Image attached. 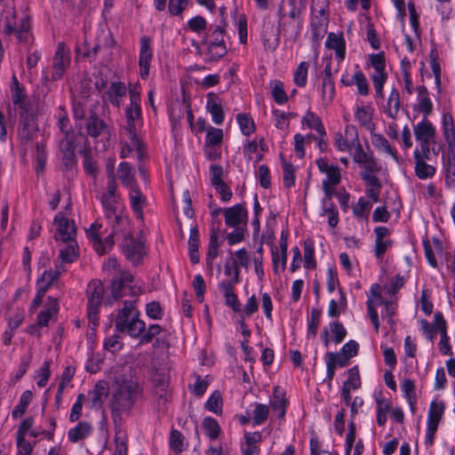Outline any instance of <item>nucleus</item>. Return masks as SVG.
<instances>
[{"label":"nucleus","mask_w":455,"mask_h":455,"mask_svg":"<svg viewBox=\"0 0 455 455\" xmlns=\"http://www.w3.org/2000/svg\"><path fill=\"white\" fill-rule=\"evenodd\" d=\"M220 246V240L218 231L212 230L210 235L207 253H206V264L212 266L214 259L219 255V249Z\"/></svg>","instance_id":"6e6d98bb"},{"label":"nucleus","mask_w":455,"mask_h":455,"mask_svg":"<svg viewBox=\"0 0 455 455\" xmlns=\"http://www.w3.org/2000/svg\"><path fill=\"white\" fill-rule=\"evenodd\" d=\"M324 48L333 52L334 60L339 66L347 55V42L342 32H330L324 42Z\"/></svg>","instance_id":"412c9836"},{"label":"nucleus","mask_w":455,"mask_h":455,"mask_svg":"<svg viewBox=\"0 0 455 455\" xmlns=\"http://www.w3.org/2000/svg\"><path fill=\"white\" fill-rule=\"evenodd\" d=\"M152 59V39L148 36H143L140 39L139 68L140 77L144 80L149 76Z\"/></svg>","instance_id":"5701e85b"},{"label":"nucleus","mask_w":455,"mask_h":455,"mask_svg":"<svg viewBox=\"0 0 455 455\" xmlns=\"http://www.w3.org/2000/svg\"><path fill=\"white\" fill-rule=\"evenodd\" d=\"M55 239L58 241H72L76 237V228L75 221L60 212L54 217Z\"/></svg>","instance_id":"aec40b11"},{"label":"nucleus","mask_w":455,"mask_h":455,"mask_svg":"<svg viewBox=\"0 0 455 455\" xmlns=\"http://www.w3.org/2000/svg\"><path fill=\"white\" fill-rule=\"evenodd\" d=\"M100 229L101 225L98 222L92 223L89 228L86 229L87 237L99 254H104L112 249L115 243L114 237H116V239L121 237L123 239L121 244L123 252L133 265L139 264L146 255L144 240L142 237L134 238L132 236L129 220L127 228L124 230L116 231L111 228V233L104 240L100 237Z\"/></svg>","instance_id":"f257e3e1"},{"label":"nucleus","mask_w":455,"mask_h":455,"mask_svg":"<svg viewBox=\"0 0 455 455\" xmlns=\"http://www.w3.org/2000/svg\"><path fill=\"white\" fill-rule=\"evenodd\" d=\"M71 62L69 50L64 43H59L53 57L52 77L53 80L60 79Z\"/></svg>","instance_id":"bb28decb"},{"label":"nucleus","mask_w":455,"mask_h":455,"mask_svg":"<svg viewBox=\"0 0 455 455\" xmlns=\"http://www.w3.org/2000/svg\"><path fill=\"white\" fill-rule=\"evenodd\" d=\"M102 268L108 275L112 276L111 295L114 301L126 294V288L129 287L132 289L131 283L133 281L132 275L121 269L116 258H108Z\"/></svg>","instance_id":"1a4fd4ad"},{"label":"nucleus","mask_w":455,"mask_h":455,"mask_svg":"<svg viewBox=\"0 0 455 455\" xmlns=\"http://www.w3.org/2000/svg\"><path fill=\"white\" fill-rule=\"evenodd\" d=\"M64 138L60 143V149L63 154L65 165L72 166L75 161L76 140L77 135L74 132L63 133Z\"/></svg>","instance_id":"f704fd0d"},{"label":"nucleus","mask_w":455,"mask_h":455,"mask_svg":"<svg viewBox=\"0 0 455 455\" xmlns=\"http://www.w3.org/2000/svg\"><path fill=\"white\" fill-rule=\"evenodd\" d=\"M234 25L238 33V40L242 44H246L248 42V24L246 16L243 13L235 12L233 14Z\"/></svg>","instance_id":"864d4df0"},{"label":"nucleus","mask_w":455,"mask_h":455,"mask_svg":"<svg viewBox=\"0 0 455 455\" xmlns=\"http://www.w3.org/2000/svg\"><path fill=\"white\" fill-rule=\"evenodd\" d=\"M354 85L356 87L357 93L366 96L370 93V84L364 73L356 65L354 71Z\"/></svg>","instance_id":"680f3d73"},{"label":"nucleus","mask_w":455,"mask_h":455,"mask_svg":"<svg viewBox=\"0 0 455 455\" xmlns=\"http://www.w3.org/2000/svg\"><path fill=\"white\" fill-rule=\"evenodd\" d=\"M140 93L141 87L139 83L129 84L130 104L124 111L126 124L124 131L126 137L121 140L120 156L122 158L129 157L132 152H136L139 156L142 155V143L137 135V131L142 125Z\"/></svg>","instance_id":"f03ea898"},{"label":"nucleus","mask_w":455,"mask_h":455,"mask_svg":"<svg viewBox=\"0 0 455 455\" xmlns=\"http://www.w3.org/2000/svg\"><path fill=\"white\" fill-rule=\"evenodd\" d=\"M324 77L320 87V94L324 105L332 102L335 96V85L331 78V61L329 60L323 68Z\"/></svg>","instance_id":"72a5a7b5"},{"label":"nucleus","mask_w":455,"mask_h":455,"mask_svg":"<svg viewBox=\"0 0 455 455\" xmlns=\"http://www.w3.org/2000/svg\"><path fill=\"white\" fill-rule=\"evenodd\" d=\"M355 164L362 169L360 175L366 187L380 183L376 175L380 167L371 152L365 155L362 162H355Z\"/></svg>","instance_id":"b1692460"},{"label":"nucleus","mask_w":455,"mask_h":455,"mask_svg":"<svg viewBox=\"0 0 455 455\" xmlns=\"http://www.w3.org/2000/svg\"><path fill=\"white\" fill-rule=\"evenodd\" d=\"M372 202L364 196L358 198L356 204L353 206V214L359 220H366L369 218L372 208Z\"/></svg>","instance_id":"5fc2aeb1"},{"label":"nucleus","mask_w":455,"mask_h":455,"mask_svg":"<svg viewBox=\"0 0 455 455\" xmlns=\"http://www.w3.org/2000/svg\"><path fill=\"white\" fill-rule=\"evenodd\" d=\"M301 128L315 131L318 136H326V130L322 118L310 108L301 117Z\"/></svg>","instance_id":"c9c22d12"},{"label":"nucleus","mask_w":455,"mask_h":455,"mask_svg":"<svg viewBox=\"0 0 455 455\" xmlns=\"http://www.w3.org/2000/svg\"><path fill=\"white\" fill-rule=\"evenodd\" d=\"M126 92L127 87L125 84L117 81L111 83L107 92V94L112 105L116 107H120V105L123 103V99L125 96Z\"/></svg>","instance_id":"09e8293b"},{"label":"nucleus","mask_w":455,"mask_h":455,"mask_svg":"<svg viewBox=\"0 0 455 455\" xmlns=\"http://www.w3.org/2000/svg\"><path fill=\"white\" fill-rule=\"evenodd\" d=\"M225 224L228 228L246 226L248 211L245 204L239 203L233 206L223 208Z\"/></svg>","instance_id":"a878e982"},{"label":"nucleus","mask_w":455,"mask_h":455,"mask_svg":"<svg viewBox=\"0 0 455 455\" xmlns=\"http://www.w3.org/2000/svg\"><path fill=\"white\" fill-rule=\"evenodd\" d=\"M329 3L327 1L318 2L311 7L309 31L313 42L319 43L325 36L329 25Z\"/></svg>","instance_id":"9b49d317"},{"label":"nucleus","mask_w":455,"mask_h":455,"mask_svg":"<svg viewBox=\"0 0 455 455\" xmlns=\"http://www.w3.org/2000/svg\"><path fill=\"white\" fill-rule=\"evenodd\" d=\"M433 243L434 249L432 248L431 244L428 242L424 243L425 255L428 264L433 267H437L438 261L436 259V254H441L443 248L441 242L438 241L437 239H435Z\"/></svg>","instance_id":"052dcab7"},{"label":"nucleus","mask_w":455,"mask_h":455,"mask_svg":"<svg viewBox=\"0 0 455 455\" xmlns=\"http://www.w3.org/2000/svg\"><path fill=\"white\" fill-rule=\"evenodd\" d=\"M315 164L319 172L325 175L322 181L324 196L332 197L335 194L336 187L341 180L340 170L337 164H329L324 158H318Z\"/></svg>","instance_id":"4468645a"},{"label":"nucleus","mask_w":455,"mask_h":455,"mask_svg":"<svg viewBox=\"0 0 455 455\" xmlns=\"http://www.w3.org/2000/svg\"><path fill=\"white\" fill-rule=\"evenodd\" d=\"M441 131L446 142V148L442 153L445 185L455 188V128L452 116L449 112L443 111L442 114Z\"/></svg>","instance_id":"7ed1b4c3"},{"label":"nucleus","mask_w":455,"mask_h":455,"mask_svg":"<svg viewBox=\"0 0 455 455\" xmlns=\"http://www.w3.org/2000/svg\"><path fill=\"white\" fill-rule=\"evenodd\" d=\"M414 134L417 141L420 144L419 151L423 155H428L429 146L434 142L435 137V128L433 124L424 117L414 127Z\"/></svg>","instance_id":"6ab92c4d"},{"label":"nucleus","mask_w":455,"mask_h":455,"mask_svg":"<svg viewBox=\"0 0 455 455\" xmlns=\"http://www.w3.org/2000/svg\"><path fill=\"white\" fill-rule=\"evenodd\" d=\"M117 175L123 186L128 190L133 186H138L135 182L134 170L128 163L122 162L119 164Z\"/></svg>","instance_id":"8fccbe9b"},{"label":"nucleus","mask_w":455,"mask_h":455,"mask_svg":"<svg viewBox=\"0 0 455 455\" xmlns=\"http://www.w3.org/2000/svg\"><path fill=\"white\" fill-rule=\"evenodd\" d=\"M205 110L211 116L212 121L216 125H220L225 120V111L222 100L214 92L206 94Z\"/></svg>","instance_id":"cd10ccee"},{"label":"nucleus","mask_w":455,"mask_h":455,"mask_svg":"<svg viewBox=\"0 0 455 455\" xmlns=\"http://www.w3.org/2000/svg\"><path fill=\"white\" fill-rule=\"evenodd\" d=\"M271 114L275 127L283 132L289 131L291 120L296 116L293 112H285L279 108H273Z\"/></svg>","instance_id":"de8ad7c7"},{"label":"nucleus","mask_w":455,"mask_h":455,"mask_svg":"<svg viewBox=\"0 0 455 455\" xmlns=\"http://www.w3.org/2000/svg\"><path fill=\"white\" fill-rule=\"evenodd\" d=\"M446 410L445 403L438 398H434L429 404L425 431V443L430 446L434 443L435 435L438 429Z\"/></svg>","instance_id":"ddd939ff"},{"label":"nucleus","mask_w":455,"mask_h":455,"mask_svg":"<svg viewBox=\"0 0 455 455\" xmlns=\"http://www.w3.org/2000/svg\"><path fill=\"white\" fill-rule=\"evenodd\" d=\"M225 28L217 26L206 40L207 54L211 60L217 61L227 53V45L225 43Z\"/></svg>","instance_id":"dca6fc26"},{"label":"nucleus","mask_w":455,"mask_h":455,"mask_svg":"<svg viewBox=\"0 0 455 455\" xmlns=\"http://www.w3.org/2000/svg\"><path fill=\"white\" fill-rule=\"evenodd\" d=\"M60 275V271L59 269L44 271L41 276L37 279V291L31 303L30 310H34L40 306L45 292L50 288V286H52L57 281Z\"/></svg>","instance_id":"4be33fe9"},{"label":"nucleus","mask_w":455,"mask_h":455,"mask_svg":"<svg viewBox=\"0 0 455 455\" xmlns=\"http://www.w3.org/2000/svg\"><path fill=\"white\" fill-rule=\"evenodd\" d=\"M128 198L130 207L134 217L137 220L143 221L144 209L146 208L148 202L147 197L142 194L139 186H133L128 190Z\"/></svg>","instance_id":"7c9ffc66"},{"label":"nucleus","mask_w":455,"mask_h":455,"mask_svg":"<svg viewBox=\"0 0 455 455\" xmlns=\"http://www.w3.org/2000/svg\"><path fill=\"white\" fill-rule=\"evenodd\" d=\"M270 407L268 404L261 403H253L251 404L249 417L251 424L254 427L263 425L268 419L271 418Z\"/></svg>","instance_id":"58836bf2"},{"label":"nucleus","mask_w":455,"mask_h":455,"mask_svg":"<svg viewBox=\"0 0 455 455\" xmlns=\"http://www.w3.org/2000/svg\"><path fill=\"white\" fill-rule=\"evenodd\" d=\"M427 156V155H423L419 149L416 148L414 150L415 173L420 180L431 179L436 172L435 167L425 162V157Z\"/></svg>","instance_id":"4c0bfd02"},{"label":"nucleus","mask_w":455,"mask_h":455,"mask_svg":"<svg viewBox=\"0 0 455 455\" xmlns=\"http://www.w3.org/2000/svg\"><path fill=\"white\" fill-rule=\"evenodd\" d=\"M333 147L339 152L348 153L354 163L362 162L364 156L370 153L368 148H363L356 127L350 124L345 126L343 132L334 134Z\"/></svg>","instance_id":"423d86ee"},{"label":"nucleus","mask_w":455,"mask_h":455,"mask_svg":"<svg viewBox=\"0 0 455 455\" xmlns=\"http://www.w3.org/2000/svg\"><path fill=\"white\" fill-rule=\"evenodd\" d=\"M290 404L285 391L280 387H275L269 397V407L272 415L270 422L278 421L282 424L285 419L286 411Z\"/></svg>","instance_id":"2eb2a0df"},{"label":"nucleus","mask_w":455,"mask_h":455,"mask_svg":"<svg viewBox=\"0 0 455 455\" xmlns=\"http://www.w3.org/2000/svg\"><path fill=\"white\" fill-rule=\"evenodd\" d=\"M4 33L9 36H15L17 40L28 44L31 40L30 22L28 18L22 19L19 27H17L15 17L9 12L4 17Z\"/></svg>","instance_id":"f3484780"},{"label":"nucleus","mask_w":455,"mask_h":455,"mask_svg":"<svg viewBox=\"0 0 455 455\" xmlns=\"http://www.w3.org/2000/svg\"><path fill=\"white\" fill-rule=\"evenodd\" d=\"M204 407L208 411L220 416L223 412V401L220 392H212L205 402Z\"/></svg>","instance_id":"69168bd1"},{"label":"nucleus","mask_w":455,"mask_h":455,"mask_svg":"<svg viewBox=\"0 0 455 455\" xmlns=\"http://www.w3.org/2000/svg\"><path fill=\"white\" fill-rule=\"evenodd\" d=\"M417 99L413 109L423 114L424 117L428 116L433 110V102L429 97L428 91L425 86L416 88Z\"/></svg>","instance_id":"ea45409f"},{"label":"nucleus","mask_w":455,"mask_h":455,"mask_svg":"<svg viewBox=\"0 0 455 455\" xmlns=\"http://www.w3.org/2000/svg\"><path fill=\"white\" fill-rule=\"evenodd\" d=\"M87 317L91 329L94 331L99 323V312L104 293V286L100 280H92L87 286Z\"/></svg>","instance_id":"f8f14e48"},{"label":"nucleus","mask_w":455,"mask_h":455,"mask_svg":"<svg viewBox=\"0 0 455 455\" xmlns=\"http://www.w3.org/2000/svg\"><path fill=\"white\" fill-rule=\"evenodd\" d=\"M371 143L378 150L389 156L395 162H398L396 150L390 146L388 140L384 136L377 133L371 134Z\"/></svg>","instance_id":"603ef678"},{"label":"nucleus","mask_w":455,"mask_h":455,"mask_svg":"<svg viewBox=\"0 0 455 455\" xmlns=\"http://www.w3.org/2000/svg\"><path fill=\"white\" fill-rule=\"evenodd\" d=\"M438 328L440 332V340L438 349L441 355L451 356L453 355L450 337L447 333V323L443 315H437Z\"/></svg>","instance_id":"37998d69"},{"label":"nucleus","mask_w":455,"mask_h":455,"mask_svg":"<svg viewBox=\"0 0 455 455\" xmlns=\"http://www.w3.org/2000/svg\"><path fill=\"white\" fill-rule=\"evenodd\" d=\"M309 61L303 60L299 62L293 72V83L299 87H305L307 83Z\"/></svg>","instance_id":"0e129e2a"},{"label":"nucleus","mask_w":455,"mask_h":455,"mask_svg":"<svg viewBox=\"0 0 455 455\" xmlns=\"http://www.w3.org/2000/svg\"><path fill=\"white\" fill-rule=\"evenodd\" d=\"M33 393L30 390H25L20 396L19 403L14 406L12 411V417L14 419H20L26 412L28 405L32 402Z\"/></svg>","instance_id":"4d7b16f0"},{"label":"nucleus","mask_w":455,"mask_h":455,"mask_svg":"<svg viewBox=\"0 0 455 455\" xmlns=\"http://www.w3.org/2000/svg\"><path fill=\"white\" fill-rule=\"evenodd\" d=\"M400 388L402 396L408 403L411 413L414 415L417 411V403L419 395L415 381L411 379L404 378L401 381Z\"/></svg>","instance_id":"473e14b6"},{"label":"nucleus","mask_w":455,"mask_h":455,"mask_svg":"<svg viewBox=\"0 0 455 455\" xmlns=\"http://www.w3.org/2000/svg\"><path fill=\"white\" fill-rule=\"evenodd\" d=\"M302 20H288L286 14H282L279 19V33L286 41L295 42L302 30Z\"/></svg>","instance_id":"c756f323"},{"label":"nucleus","mask_w":455,"mask_h":455,"mask_svg":"<svg viewBox=\"0 0 455 455\" xmlns=\"http://www.w3.org/2000/svg\"><path fill=\"white\" fill-rule=\"evenodd\" d=\"M140 395V387L133 379H116L111 387V407L114 411L130 410Z\"/></svg>","instance_id":"39448f33"},{"label":"nucleus","mask_w":455,"mask_h":455,"mask_svg":"<svg viewBox=\"0 0 455 455\" xmlns=\"http://www.w3.org/2000/svg\"><path fill=\"white\" fill-rule=\"evenodd\" d=\"M301 245L303 251L298 246L291 248L292 259L289 267L291 273L296 272L301 267L307 271L315 270L317 267L315 241L307 237L301 242Z\"/></svg>","instance_id":"9d476101"},{"label":"nucleus","mask_w":455,"mask_h":455,"mask_svg":"<svg viewBox=\"0 0 455 455\" xmlns=\"http://www.w3.org/2000/svg\"><path fill=\"white\" fill-rule=\"evenodd\" d=\"M324 363L326 365V378L325 380H328L329 383L331 382L335 376L336 369L346 367L350 360L342 354L341 351L339 352H327L324 355Z\"/></svg>","instance_id":"c85d7f7f"},{"label":"nucleus","mask_w":455,"mask_h":455,"mask_svg":"<svg viewBox=\"0 0 455 455\" xmlns=\"http://www.w3.org/2000/svg\"><path fill=\"white\" fill-rule=\"evenodd\" d=\"M365 69L368 71L370 78L377 97H383L384 86L387 81L389 68L387 62V57L383 51L370 53L366 56Z\"/></svg>","instance_id":"0eeeda50"},{"label":"nucleus","mask_w":455,"mask_h":455,"mask_svg":"<svg viewBox=\"0 0 455 455\" xmlns=\"http://www.w3.org/2000/svg\"><path fill=\"white\" fill-rule=\"evenodd\" d=\"M199 243V230L196 226H192L189 229V237L188 242V256L192 264H197L200 261Z\"/></svg>","instance_id":"49530a36"},{"label":"nucleus","mask_w":455,"mask_h":455,"mask_svg":"<svg viewBox=\"0 0 455 455\" xmlns=\"http://www.w3.org/2000/svg\"><path fill=\"white\" fill-rule=\"evenodd\" d=\"M10 92L15 111H17L21 117L24 116L30 109V100L24 86L20 84L15 75L12 77Z\"/></svg>","instance_id":"a211bd4d"},{"label":"nucleus","mask_w":455,"mask_h":455,"mask_svg":"<svg viewBox=\"0 0 455 455\" xmlns=\"http://www.w3.org/2000/svg\"><path fill=\"white\" fill-rule=\"evenodd\" d=\"M347 307V298L345 293L339 290V299H331L328 306V315L331 317H337L340 315L341 310H343Z\"/></svg>","instance_id":"338daca9"},{"label":"nucleus","mask_w":455,"mask_h":455,"mask_svg":"<svg viewBox=\"0 0 455 455\" xmlns=\"http://www.w3.org/2000/svg\"><path fill=\"white\" fill-rule=\"evenodd\" d=\"M219 288L223 294L226 306L230 307L234 313H240L242 310L241 303L235 292L232 283L221 282Z\"/></svg>","instance_id":"a19ab883"},{"label":"nucleus","mask_w":455,"mask_h":455,"mask_svg":"<svg viewBox=\"0 0 455 455\" xmlns=\"http://www.w3.org/2000/svg\"><path fill=\"white\" fill-rule=\"evenodd\" d=\"M118 331L137 338L145 331V323L140 319V312L132 301H124L116 318Z\"/></svg>","instance_id":"6e6552de"},{"label":"nucleus","mask_w":455,"mask_h":455,"mask_svg":"<svg viewBox=\"0 0 455 455\" xmlns=\"http://www.w3.org/2000/svg\"><path fill=\"white\" fill-rule=\"evenodd\" d=\"M262 435L259 431L245 432L244 443L242 444L241 451L243 455H254L259 453L258 443L261 441Z\"/></svg>","instance_id":"a18cd8bd"},{"label":"nucleus","mask_w":455,"mask_h":455,"mask_svg":"<svg viewBox=\"0 0 455 455\" xmlns=\"http://www.w3.org/2000/svg\"><path fill=\"white\" fill-rule=\"evenodd\" d=\"M272 270L275 276L280 277L287 266L288 252L277 251L276 245L270 248Z\"/></svg>","instance_id":"c03bdc74"},{"label":"nucleus","mask_w":455,"mask_h":455,"mask_svg":"<svg viewBox=\"0 0 455 455\" xmlns=\"http://www.w3.org/2000/svg\"><path fill=\"white\" fill-rule=\"evenodd\" d=\"M355 119L363 127L371 130L372 124L373 108L371 103L356 100L355 107Z\"/></svg>","instance_id":"e433bc0d"},{"label":"nucleus","mask_w":455,"mask_h":455,"mask_svg":"<svg viewBox=\"0 0 455 455\" xmlns=\"http://www.w3.org/2000/svg\"><path fill=\"white\" fill-rule=\"evenodd\" d=\"M40 305H43V309L37 315L36 323L40 327H46L52 318L59 313V300L56 298L48 297L45 300L43 299Z\"/></svg>","instance_id":"2f4dec72"},{"label":"nucleus","mask_w":455,"mask_h":455,"mask_svg":"<svg viewBox=\"0 0 455 455\" xmlns=\"http://www.w3.org/2000/svg\"><path fill=\"white\" fill-rule=\"evenodd\" d=\"M400 108L399 92L393 88L387 99L385 113L391 118H395Z\"/></svg>","instance_id":"774afa93"},{"label":"nucleus","mask_w":455,"mask_h":455,"mask_svg":"<svg viewBox=\"0 0 455 455\" xmlns=\"http://www.w3.org/2000/svg\"><path fill=\"white\" fill-rule=\"evenodd\" d=\"M202 427L205 435L211 440L218 439L221 432V428L218 421L212 417H205L203 419Z\"/></svg>","instance_id":"e2e57ef3"},{"label":"nucleus","mask_w":455,"mask_h":455,"mask_svg":"<svg viewBox=\"0 0 455 455\" xmlns=\"http://www.w3.org/2000/svg\"><path fill=\"white\" fill-rule=\"evenodd\" d=\"M236 122L243 135L249 137L255 132V123L249 114H237Z\"/></svg>","instance_id":"bf43d9fd"},{"label":"nucleus","mask_w":455,"mask_h":455,"mask_svg":"<svg viewBox=\"0 0 455 455\" xmlns=\"http://www.w3.org/2000/svg\"><path fill=\"white\" fill-rule=\"evenodd\" d=\"M331 198L324 196L322 199L320 216L326 218L329 227L334 228L339 223V212Z\"/></svg>","instance_id":"79ce46f5"},{"label":"nucleus","mask_w":455,"mask_h":455,"mask_svg":"<svg viewBox=\"0 0 455 455\" xmlns=\"http://www.w3.org/2000/svg\"><path fill=\"white\" fill-rule=\"evenodd\" d=\"M116 185L112 179L108 184V190L101 196V204L108 225L114 230H124L128 227V216L124 206L116 197Z\"/></svg>","instance_id":"20e7f679"},{"label":"nucleus","mask_w":455,"mask_h":455,"mask_svg":"<svg viewBox=\"0 0 455 455\" xmlns=\"http://www.w3.org/2000/svg\"><path fill=\"white\" fill-rule=\"evenodd\" d=\"M271 96L275 102L283 106L288 101V95L284 90V84L280 80H273L270 82Z\"/></svg>","instance_id":"13d9d810"},{"label":"nucleus","mask_w":455,"mask_h":455,"mask_svg":"<svg viewBox=\"0 0 455 455\" xmlns=\"http://www.w3.org/2000/svg\"><path fill=\"white\" fill-rule=\"evenodd\" d=\"M92 432V425L85 421L79 422L76 427L68 432V438L72 443H77L88 437Z\"/></svg>","instance_id":"3c124183"},{"label":"nucleus","mask_w":455,"mask_h":455,"mask_svg":"<svg viewBox=\"0 0 455 455\" xmlns=\"http://www.w3.org/2000/svg\"><path fill=\"white\" fill-rule=\"evenodd\" d=\"M347 331L343 324L333 321L325 325L320 334L323 346L327 348L331 344H339L346 338Z\"/></svg>","instance_id":"393cba45"}]
</instances>
